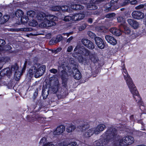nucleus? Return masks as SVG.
<instances>
[{"label": "nucleus", "mask_w": 146, "mask_h": 146, "mask_svg": "<svg viewBox=\"0 0 146 146\" xmlns=\"http://www.w3.org/2000/svg\"><path fill=\"white\" fill-rule=\"evenodd\" d=\"M12 48L11 46L9 45H4V50H5L7 51H9L10 50H11Z\"/></svg>", "instance_id": "f704fd0d"}, {"label": "nucleus", "mask_w": 146, "mask_h": 146, "mask_svg": "<svg viewBox=\"0 0 146 146\" xmlns=\"http://www.w3.org/2000/svg\"><path fill=\"white\" fill-rule=\"evenodd\" d=\"M29 25L30 26L35 27L38 25V23L36 20L33 19L30 20L29 22Z\"/></svg>", "instance_id": "4be33fe9"}, {"label": "nucleus", "mask_w": 146, "mask_h": 146, "mask_svg": "<svg viewBox=\"0 0 146 146\" xmlns=\"http://www.w3.org/2000/svg\"><path fill=\"white\" fill-rule=\"evenodd\" d=\"M62 49L61 48H58L56 50H55L56 53H57L58 52L60 51Z\"/></svg>", "instance_id": "680f3d73"}, {"label": "nucleus", "mask_w": 146, "mask_h": 146, "mask_svg": "<svg viewBox=\"0 0 146 146\" xmlns=\"http://www.w3.org/2000/svg\"><path fill=\"white\" fill-rule=\"evenodd\" d=\"M50 87L48 88L47 85H45L43 86L42 95L43 99H46L49 94L50 87L52 92L56 93L58 92L61 87L58 79L55 77H51L49 79Z\"/></svg>", "instance_id": "7ed1b4c3"}, {"label": "nucleus", "mask_w": 146, "mask_h": 146, "mask_svg": "<svg viewBox=\"0 0 146 146\" xmlns=\"http://www.w3.org/2000/svg\"><path fill=\"white\" fill-rule=\"evenodd\" d=\"M45 146H54V145L52 144L51 143L48 142L45 144Z\"/></svg>", "instance_id": "5fc2aeb1"}, {"label": "nucleus", "mask_w": 146, "mask_h": 146, "mask_svg": "<svg viewBox=\"0 0 146 146\" xmlns=\"http://www.w3.org/2000/svg\"><path fill=\"white\" fill-rule=\"evenodd\" d=\"M81 42L82 44L89 49L92 50L95 48L94 43L90 40L86 38H82Z\"/></svg>", "instance_id": "9b49d317"}, {"label": "nucleus", "mask_w": 146, "mask_h": 146, "mask_svg": "<svg viewBox=\"0 0 146 146\" xmlns=\"http://www.w3.org/2000/svg\"><path fill=\"white\" fill-rule=\"evenodd\" d=\"M144 9H146V3L144 4Z\"/></svg>", "instance_id": "338daca9"}, {"label": "nucleus", "mask_w": 146, "mask_h": 146, "mask_svg": "<svg viewBox=\"0 0 146 146\" xmlns=\"http://www.w3.org/2000/svg\"><path fill=\"white\" fill-rule=\"evenodd\" d=\"M51 9L52 11H59L61 10V7L60 6H56L52 7Z\"/></svg>", "instance_id": "cd10ccee"}, {"label": "nucleus", "mask_w": 146, "mask_h": 146, "mask_svg": "<svg viewBox=\"0 0 146 146\" xmlns=\"http://www.w3.org/2000/svg\"><path fill=\"white\" fill-rule=\"evenodd\" d=\"M130 4L131 5H137L138 4V2L137 0H133L130 1Z\"/></svg>", "instance_id": "de8ad7c7"}, {"label": "nucleus", "mask_w": 146, "mask_h": 146, "mask_svg": "<svg viewBox=\"0 0 146 146\" xmlns=\"http://www.w3.org/2000/svg\"><path fill=\"white\" fill-rule=\"evenodd\" d=\"M73 39V37L72 36H70L67 40V42H70Z\"/></svg>", "instance_id": "e2e57ef3"}, {"label": "nucleus", "mask_w": 146, "mask_h": 146, "mask_svg": "<svg viewBox=\"0 0 146 146\" xmlns=\"http://www.w3.org/2000/svg\"><path fill=\"white\" fill-rule=\"evenodd\" d=\"M60 77L62 86L64 87H66L68 78V74L66 70H63L61 71Z\"/></svg>", "instance_id": "9d476101"}, {"label": "nucleus", "mask_w": 146, "mask_h": 146, "mask_svg": "<svg viewBox=\"0 0 146 146\" xmlns=\"http://www.w3.org/2000/svg\"><path fill=\"white\" fill-rule=\"evenodd\" d=\"M106 40L110 44L115 45L117 43V41L113 36L110 35H106L105 37Z\"/></svg>", "instance_id": "dca6fc26"}, {"label": "nucleus", "mask_w": 146, "mask_h": 146, "mask_svg": "<svg viewBox=\"0 0 146 146\" xmlns=\"http://www.w3.org/2000/svg\"><path fill=\"white\" fill-rule=\"evenodd\" d=\"M19 69V67L16 63H15L14 65H12L11 66V70H10L12 72H15L16 70Z\"/></svg>", "instance_id": "b1692460"}, {"label": "nucleus", "mask_w": 146, "mask_h": 146, "mask_svg": "<svg viewBox=\"0 0 146 146\" xmlns=\"http://www.w3.org/2000/svg\"><path fill=\"white\" fill-rule=\"evenodd\" d=\"M144 8V4H140L139 5L136 6L135 7V9L136 10Z\"/></svg>", "instance_id": "79ce46f5"}, {"label": "nucleus", "mask_w": 146, "mask_h": 146, "mask_svg": "<svg viewBox=\"0 0 146 146\" xmlns=\"http://www.w3.org/2000/svg\"><path fill=\"white\" fill-rule=\"evenodd\" d=\"M21 74V72L19 71V69L16 71L14 72V76L16 78L19 77Z\"/></svg>", "instance_id": "e433bc0d"}, {"label": "nucleus", "mask_w": 146, "mask_h": 146, "mask_svg": "<svg viewBox=\"0 0 146 146\" xmlns=\"http://www.w3.org/2000/svg\"><path fill=\"white\" fill-rule=\"evenodd\" d=\"M73 7L75 10H80L83 9L84 7L80 4H76L74 5Z\"/></svg>", "instance_id": "5701e85b"}, {"label": "nucleus", "mask_w": 146, "mask_h": 146, "mask_svg": "<svg viewBox=\"0 0 146 146\" xmlns=\"http://www.w3.org/2000/svg\"><path fill=\"white\" fill-rule=\"evenodd\" d=\"M63 37L61 35H58L55 38L57 43L60 42L62 39Z\"/></svg>", "instance_id": "ea45409f"}, {"label": "nucleus", "mask_w": 146, "mask_h": 146, "mask_svg": "<svg viewBox=\"0 0 146 146\" xmlns=\"http://www.w3.org/2000/svg\"><path fill=\"white\" fill-rule=\"evenodd\" d=\"M127 22L134 29H137L139 27V25L138 23L134 19H128Z\"/></svg>", "instance_id": "a211bd4d"}, {"label": "nucleus", "mask_w": 146, "mask_h": 146, "mask_svg": "<svg viewBox=\"0 0 146 146\" xmlns=\"http://www.w3.org/2000/svg\"><path fill=\"white\" fill-rule=\"evenodd\" d=\"M85 122L83 121H82L80 122V124L78 126V127H79V128L81 129L80 130H82L86 129L85 127Z\"/></svg>", "instance_id": "c85d7f7f"}, {"label": "nucleus", "mask_w": 146, "mask_h": 146, "mask_svg": "<svg viewBox=\"0 0 146 146\" xmlns=\"http://www.w3.org/2000/svg\"><path fill=\"white\" fill-rule=\"evenodd\" d=\"M52 52H53V53H56V51H55V50H52Z\"/></svg>", "instance_id": "774afa93"}, {"label": "nucleus", "mask_w": 146, "mask_h": 146, "mask_svg": "<svg viewBox=\"0 0 146 146\" xmlns=\"http://www.w3.org/2000/svg\"><path fill=\"white\" fill-rule=\"evenodd\" d=\"M117 20L118 22L120 23L119 25V27L126 34H129L131 33V31L130 28L127 26L125 22V19L123 17H119L117 18Z\"/></svg>", "instance_id": "6e6552de"}, {"label": "nucleus", "mask_w": 146, "mask_h": 146, "mask_svg": "<svg viewBox=\"0 0 146 146\" xmlns=\"http://www.w3.org/2000/svg\"><path fill=\"white\" fill-rule=\"evenodd\" d=\"M88 36L92 39L94 38L96 36L95 33L91 31H88Z\"/></svg>", "instance_id": "2f4dec72"}, {"label": "nucleus", "mask_w": 146, "mask_h": 146, "mask_svg": "<svg viewBox=\"0 0 146 146\" xmlns=\"http://www.w3.org/2000/svg\"><path fill=\"white\" fill-rule=\"evenodd\" d=\"M78 21L82 20L84 18L85 15L84 14L81 13H78Z\"/></svg>", "instance_id": "58836bf2"}, {"label": "nucleus", "mask_w": 146, "mask_h": 146, "mask_svg": "<svg viewBox=\"0 0 146 146\" xmlns=\"http://www.w3.org/2000/svg\"><path fill=\"white\" fill-rule=\"evenodd\" d=\"M33 121H37L41 119L42 117H41L39 115H35L34 117H33Z\"/></svg>", "instance_id": "c9c22d12"}, {"label": "nucleus", "mask_w": 146, "mask_h": 146, "mask_svg": "<svg viewBox=\"0 0 146 146\" xmlns=\"http://www.w3.org/2000/svg\"><path fill=\"white\" fill-rule=\"evenodd\" d=\"M27 61H25V62L24 65H23V68L24 69H25L27 66Z\"/></svg>", "instance_id": "052dcab7"}, {"label": "nucleus", "mask_w": 146, "mask_h": 146, "mask_svg": "<svg viewBox=\"0 0 146 146\" xmlns=\"http://www.w3.org/2000/svg\"><path fill=\"white\" fill-rule=\"evenodd\" d=\"M35 13L33 11H29L27 12V15L28 17H34Z\"/></svg>", "instance_id": "7c9ffc66"}, {"label": "nucleus", "mask_w": 146, "mask_h": 146, "mask_svg": "<svg viewBox=\"0 0 146 146\" xmlns=\"http://www.w3.org/2000/svg\"><path fill=\"white\" fill-rule=\"evenodd\" d=\"M75 128L76 127L74 125H70L67 127L66 128V131L68 132H70L74 130Z\"/></svg>", "instance_id": "a878e982"}, {"label": "nucleus", "mask_w": 146, "mask_h": 146, "mask_svg": "<svg viewBox=\"0 0 146 146\" xmlns=\"http://www.w3.org/2000/svg\"><path fill=\"white\" fill-rule=\"evenodd\" d=\"M100 2V0H90V3L87 6V8L89 10H95L98 8L96 4Z\"/></svg>", "instance_id": "ddd939ff"}, {"label": "nucleus", "mask_w": 146, "mask_h": 146, "mask_svg": "<svg viewBox=\"0 0 146 146\" xmlns=\"http://www.w3.org/2000/svg\"><path fill=\"white\" fill-rule=\"evenodd\" d=\"M88 22L89 23L91 24L93 22V20L92 18H89L88 20Z\"/></svg>", "instance_id": "4d7b16f0"}, {"label": "nucleus", "mask_w": 146, "mask_h": 146, "mask_svg": "<svg viewBox=\"0 0 146 146\" xmlns=\"http://www.w3.org/2000/svg\"><path fill=\"white\" fill-rule=\"evenodd\" d=\"M77 15L78 13L75 14L72 16V21H78V15Z\"/></svg>", "instance_id": "4c0bfd02"}, {"label": "nucleus", "mask_w": 146, "mask_h": 146, "mask_svg": "<svg viewBox=\"0 0 146 146\" xmlns=\"http://www.w3.org/2000/svg\"><path fill=\"white\" fill-rule=\"evenodd\" d=\"M68 72L70 74H72L74 78L76 80H79L82 77L81 74L79 70L76 67H73L72 69H69Z\"/></svg>", "instance_id": "1a4fd4ad"}, {"label": "nucleus", "mask_w": 146, "mask_h": 146, "mask_svg": "<svg viewBox=\"0 0 146 146\" xmlns=\"http://www.w3.org/2000/svg\"><path fill=\"white\" fill-rule=\"evenodd\" d=\"M94 39L96 44L98 47L100 48V38L96 36L94 38Z\"/></svg>", "instance_id": "393cba45"}, {"label": "nucleus", "mask_w": 146, "mask_h": 146, "mask_svg": "<svg viewBox=\"0 0 146 146\" xmlns=\"http://www.w3.org/2000/svg\"><path fill=\"white\" fill-rule=\"evenodd\" d=\"M86 24H84L81 25L79 28L80 31L84 30L86 27Z\"/></svg>", "instance_id": "c03bdc74"}, {"label": "nucleus", "mask_w": 146, "mask_h": 146, "mask_svg": "<svg viewBox=\"0 0 146 146\" xmlns=\"http://www.w3.org/2000/svg\"><path fill=\"white\" fill-rule=\"evenodd\" d=\"M119 0H111L110 3L104 5L102 9L106 12L113 11L120 7V5L117 3Z\"/></svg>", "instance_id": "0eeeda50"}, {"label": "nucleus", "mask_w": 146, "mask_h": 146, "mask_svg": "<svg viewBox=\"0 0 146 146\" xmlns=\"http://www.w3.org/2000/svg\"><path fill=\"white\" fill-rule=\"evenodd\" d=\"M115 15V14L114 13H110L106 15V17L107 18H109L113 17Z\"/></svg>", "instance_id": "a19ab883"}, {"label": "nucleus", "mask_w": 146, "mask_h": 146, "mask_svg": "<svg viewBox=\"0 0 146 146\" xmlns=\"http://www.w3.org/2000/svg\"><path fill=\"white\" fill-rule=\"evenodd\" d=\"M15 15L16 17L18 18H21L24 15L23 11L20 9H17L15 13Z\"/></svg>", "instance_id": "aec40b11"}, {"label": "nucleus", "mask_w": 146, "mask_h": 146, "mask_svg": "<svg viewBox=\"0 0 146 146\" xmlns=\"http://www.w3.org/2000/svg\"><path fill=\"white\" fill-rule=\"evenodd\" d=\"M31 116L30 115H28L27 116V119L28 121H31Z\"/></svg>", "instance_id": "6e6d98bb"}, {"label": "nucleus", "mask_w": 146, "mask_h": 146, "mask_svg": "<svg viewBox=\"0 0 146 146\" xmlns=\"http://www.w3.org/2000/svg\"><path fill=\"white\" fill-rule=\"evenodd\" d=\"M65 130V126L62 125H60L57 127L55 130L54 131L53 133L55 135H58L62 133Z\"/></svg>", "instance_id": "f3484780"}, {"label": "nucleus", "mask_w": 146, "mask_h": 146, "mask_svg": "<svg viewBox=\"0 0 146 146\" xmlns=\"http://www.w3.org/2000/svg\"><path fill=\"white\" fill-rule=\"evenodd\" d=\"M106 125L103 124H101V131L104 130L106 128Z\"/></svg>", "instance_id": "603ef678"}, {"label": "nucleus", "mask_w": 146, "mask_h": 146, "mask_svg": "<svg viewBox=\"0 0 146 146\" xmlns=\"http://www.w3.org/2000/svg\"><path fill=\"white\" fill-rule=\"evenodd\" d=\"M117 131L115 127H111L106 130L104 134L101 135L103 137V139L101 141V144L104 145L107 144L109 142L113 140L115 138L117 135Z\"/></svg>", "instance_id": "39448f33"}, {"label": "nucleus", "mask_w": 146, "mask_h": 146, "mask_svg": "<svg viewBox=\"0 0 146 146\" xmlns=\"http://www.w3.org/2000/svg\"><path fill=\"white\" fill-rule=\"evenodd\" d=\"M73 46H70L68 48L67 51L68 52H70L73 50Z\"/></svg>", "instance_id": "8fccbe9b"}, {"label": "nucleus", "mask_w": 146, "mask_h": 146, "mask_svg": "<svg viewBox=\"0 0 146 146\" xmlns=\"http://www.w3.org/2000/svg\"><path fill=\"white\" fill-rule=\"evenodd\" d=\"M46 139L45 137L42 138L40 140L39 143H42L43 142V141L44 140Z\"/></svg>", "instance_id": "0e129e2a"}, {"label": "nucleus", "mask_w": 146, "mask_h": 146, "mask_svg": "<svg viewBox=\"0 0 146 146\" xmlns=\"http://www.w3.org/2000/svg\"><path fill=\"white\" fill-rule=\"evenodd\" d=\"M46 66L42 65L40 67L37 65L32 66L29 70L30 75H34L36 78H38L42 76L46 70Z\"/></svg>", "instance_id": "423d86ee"}, {"label": "nucleus", "mask_w": 146, "mask_h": 146, "mask_svg": "<svg viewBox=\"0 0 146 146\" xmlns=\"http://www.w3.org/2000/svg\"><path fill=\"white\" fill-rule=\"evenodd\" d=\"M49 44L51 45L54 44V43L56 44V41L55 38H53L51 39L49 42Z\"/></svg>", "instance_id": "37998d69"}, {"label": "nucleus", "mask_w": 146, "mask_h": 146, "mask_svg": "<svg viewBox=\"0 0 146 146\" xmlns=\"http://www.w3.org/2000/svg\"><path fill=\"white\" fill-rule=\"evenodd\" d=\"M5 57H0V63H1L5 61Z\"/></svg>", "instance_id": "3c124183"}, {"label": "nucleus", "mask_w": 146, "mask_h": 146, "mask_svg": "<svg viewBox=\"0 0 146 146\" xmlns=\"http://www.w3.org/2000/svg\"><path fill=\"white\" fill-rule=\"evenodd\" d=\"M123 66V68H122V72L125 74V75L123 74L124 77L125 79L126 80L127 84L129 88L130 91L133 95L134 100L139 104L140 109L142 111H144L145 109V107L142 105L143 104L141 101V98L138 91L137 90L136 86L134 84L131 78L128 73L127 70L125 68L124 64Z\"/></svg>", "instance_id": "f257e3e1"}, {"label": "nucleus", "mask_w": 146, "mask_h": 146, "mask_svg": "<svg viewBox=\"0 0 146 146\" xmlns=\"http://www.w3.org/2000/svg\"><path fill=\"white\" fill-rule=\"evenodd\" d=\"M50 71L52 73L55 74L57 72L58 70L56 69L52 68L50 70Z\"/></svg>", "instance_id": "09e8293b"}, {"label": "nucleus", "mask_w": 146, "mask_h": 146, "mask_svg": "<svg viewBox=\"0 0 146 146\" xmlns=\"http://www.w3.org/2000/svg\"><path fill=\"white\" fill-rule=\"evenodd\" d=\"M130 3V0H125L123 2L121 3L119 5H120V7H121L125 6L129 4Z\"/></svg>", "instance_id": "c756f323"}, {"label": "nucleus", "mask_w": 146, "mask_h": 146, "mask_svg": "<svg viewBox=\"0 0 146 146\" xmlns=\"http://www.w3.org/2000/svg\"><path fill=\"white\" fill-rule=\"evenodd\" d=\"M38 93V89L36 88L33 94V97L34 99H35L37 96Z\"/></svg>", "instance_id": "a18cd8bd"}, {"label": "nucleus", "mask_w": 146, "mask_h": 146, "mask_svg": "<svg viewBox=\"0 0 146 146\" xmlns=\"http://www.w3.org/2000/svg\"><path fill=\"white\" fill-rule=\"evenodd\" d=\"M94 146H100V140L99 139L98 140L96 141L94 143Z\"/></svg>", "instance_id": "49530a36"}, {"label": "nucleus", "mask_w": 146, "mask_h": 146, "mask_svg": "<svg viewBox=\"0 0 146 146\" xmlns=\"http://www.w3.org/2000/svg\"><path fill=\"white\" fill-rule=\"evenodd\" d=\"M96 128H97V129H100V131L99 132V133L98 134H99V133H100V124H99L97 127L94 129H96ZM97 130V131H99V130H98V129H96Z\"/></svg>", "instance_id": "bf43d9fd"}, {"label": "nucleus", "mask_w": 146, "mask_h": 146, "mask_svg": "<svg viewBox=\"0 0 146 146\" xmlns=\"http://www.w3.org/2000/svg\"><path fill=\"white\" fill-rule=\"evenodd\" d=\"M110 31L112 34L117 36H119L121 35V32L124 33V32L119 27V29L115 27L111 28H110Z\"/></svg>", "instance_id": "2eb2a0df"}, {"label": "nucleus", "mask_w": 146, "mask_h": 146, "mask_svg": "<svg viewBox=\"0 0 146 146\" xmlns=\"http://www.w3.org/2000/svg\"><path fill=\"white\" fill-rule=\"evenodd\" d=\"M29 20V17L27 16L23 15L21 19V22L22 24L25 25L27 23Z\"/></svg>", "instance_id": "412c9836"}, {"label": "nucleus", "mask_w": 146, "mask_h": 146, "mask_svg": "<svg viewBox=\"0 0 146 146\" xmlns=\"http://www.w3.org/2000/svg\"><path fill=\"white\" fill-rule=\"evenodd\" d=\"M66 34V35H67V36L68 37L70 35V33H67Z\"/></svg>", "instance_id": "69168bd1"}, {"label": "nucleus", "mask_w": 146, "mask_h": 146, "mask_svg": "<svg viewBox=\"0 0 146 146\" xmlns=\"http://www.w3.org/2000/svg\"><path fill=\"white\" fill-rule=\"evenodd\" d=\"M72 20V16L67 15L65 16L63 19L64 21L66 22L69 21L70 20Z\"/></svg>", "instance_id": "72a5a7b5"}, {"label": "nucleus", "mask_w": 146, "mask_h": 146, "mask_svg": "<svg viewBox=\"0 0 146 146\" xmlns=\"http://www.w3.org/2000/svg\"><path fill=\"white\" fill-rule=\"evenodd\" d=\"M12 72L9 69L4 68L0 71V74L1 76L6 75L8 78L11 76Z\"/></svg>", "instance_id": "6ab92c4d"}, {"label": "nucleus", "mask_w": 146, "mask_h": 146, "mask_svg": "<svg viewBox=\"0 0 146 146\" xmlns=\"http://www.w3.org/2000/svg\"><path fill=\"white\" fill-rule=\"evenodd\" d=\"M98 129L96 128L94 129V128H91L88 130L87 131L85 132L84 134V136L85 137H89L92 135L94 133L95 134H98L100 131L99 129H98L99 131H97Z\"/></svg>", "instance_id": "4468645a"}, {"label": "nucleus", "mask_w": 146, "mask_h": 146, "mask_svg": "<svg viewBox=\"0 0 146 146\" xmlns=\"http://www.w3.org/2000/svg\"><path fill=\"white\" fill-rule=\"evenodd\" d=\"M131 15L133 18L137 20L142 19L145 17L143 13L138 11H133Z\"/></svg>", "instance_id": "f8f14e48"}, {"label": "nucleus", "mask_w": 146, "mask_h": 146, "mask_svg": "<svg viewBox=\"0 0 146 146\" xmlns=\"http://www.w3.org/2000/svg\"><path fill=\"white\" fill-rule=\"evenodd\" d=\"M77 50V52H74L73 54V56L78 59L79 62L84 64V65L87 64V59L84 58L81 55L84 56H89L90 60L95 64L98 62L97 60L96 59L94 54L92 53L88 49L80 46H76L74 49V51Z\"/></svg>", "instance_id": "f03ea898"}, {"label": "nucleus", "mask_w": 146, "mask_h": 146, "mask_svg": "<svg viewBox=\"0 0 146 146\" xmlns=\"http://www.w3.org/2000/svg\"><path fill=\"white\" fill-rule=\"evenodd\" d=\"M137 123H138L141 124L142 125H143V122L141 119L137 120Z\"/></svg>", "instance_id": "13d9d810"}, {"label": "nucleus", "mask_w": 146, "mask_h": 146, "mask_svg": "<svg viewBox=\"0 0 146 146\" xmlns=\"http://www.w3.org/2000/svg\"><path fill=\"white\" fill-rule=\"evenodd\" d=\"M6 42L5 40L2 39H0V49L2 50H4V46Z\"/></svg>", "instance_id": "bb28decb"}, {"label": "nucleus", "mask_w": 146, "mask_h": 146, "mask_svg": "<svg viewBox=\"0 0 146 146\" xmlns=\"http://www.w3.org/2000/svg\"><path fill=\"white\" fill-rule=\"evenodd\" d=\"M37 19L38 20L40 21H43L42 24L44 26V27H51L55 26L56 24L55 21L57 20V18L56 16L52 15H45L44 13H38L37 15Z\"/></svg>", "instance_id": "20e7f679"}, {"label": "nucleus", "mask_w": 146, "mask_h": 146, "mask_svg": "<svg viewBox=\"0 0 146 146\" xmlns=\"http://www.w3.org/2000/svg\"><path fill=\"white\" fill-rule=\"evenodd\" d=\"M129 118L130 120L132 121H134L135 119L134 118V115H131L129 117Z\"/></svg>", "instance_id": "864d4df0"}, {"label": "nucleus", "mask_w": 146, "mask_h": 146, "mask_svg": "<svg viewBox=\"0 0 146 146\" xmlns=\"http://www.w3.org/2000/svg\"><path fill=\"white\" fill-rule=\"evenodd\" d=\"M101 44H102V45H101V49L104 48L105 47H106V46H107L105 41L103 40L101 38Z\"/></svg>", "instance_id": "473e14b6"}]
</instances>
